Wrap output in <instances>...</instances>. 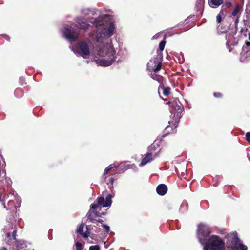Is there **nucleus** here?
<instances>
[{
    "label": "nucleus",
    "instance_id": "10",
    "mask_svg": "<svg viewBox=\"0 0 250 250\" xmlns=\"http://www.w3.org/2000/svg\"><path fill=\"white\" fill-rule=\"evenodd\" d=\"M159 151H160V150ZM159 152H158V153L153 152H147L144 155V157L142 159L141 163L140 165L144 166L146 165L147 163L153 160L155 158L158 157Z\"/></svg>",
    "mask_w": 250,
    "mask_h": 250
},
{
    "label": "nucleus",
    "instance_id": "21",
    "mask_svg": "<svg viewBox=\"0 0 250 250\" xmlns=\"http://www.w3.org/2000/svg\"><path fill=\"white\" fill-rule=\"evenodd\" d=\"M83 228H84V224L82 223L80 225H79L77 229L76 230V233L78 234H80L81 236H82L83 233Z\"/></svg>",
    "mask_w": 250,
    "mask_h": 250
},
{
    "label": "nucleus",
    "instance_id": "34",
    "mask_svg": "<svg viewBox=\"0 0 250 250\" xmlns=\"http://www.w3.org/2000/svg\"><path fill=\"white\" fill-rule=\"evenodd\" d=\"M246 140L249 143H250V132L246 133Z\"/></svg>",
    "mask_w": 250,
    "mask_h": 250
},
{
    "label": "nucleus",
    "instance_id": "22",
    "mask_svg": "<svg viewBox=\"0 0 250 250\" xmlns=\"http://www.w3.org/2000/svg\"><path fill=\"white\" fill-rule=\"evenodd\" d=\"M150 77L153 80H156L159 82H161L162 81V77L159 75L156 74H151Z\"/></svg>",
    "mask_w": 250,
    "mask_h": 250
},
{
    "label": "nucleus",
    "instance_id": "14",
    "mask_svg": "<svg viewBox=\"0 0 250 250\" xmlns=\"http://www.w3.org/2000/svg\"><path fill=\"white\" fill-rule=\"evenodd\" d=\"M1 161L0 160V168H1ZM6 172L4 170H1L0 169V182L3 181L4 179L8 185L11 184V181L7 178H5Z\"/></svg>",
    "mask_w": 250,
    "mask_h": 250
},
{
    "label": "nucleus",
    "instance_id": "11",
    "mask_svg": "<svg viewBox=\"0 0 250 250\" xmlns=\"http://www.w3.org/2000/svg\"><path fill=\"white\" fill-rule=\"evenodd\" d=\"M239 239L237 235H234L229 238L227 242V245L229 248L232 250H235L238 245L239 244Z\"/></svg>",
    "mask_w": 250,
    "mask_h": 250
},
{
    "label": "nucleus",
    "instance_id": "27",
    "mask_svg": "<svg viewBox=\"0 0 250 250\" xmlns=\"http://www.w3.org/2000/svg\"><path fill=\"white\" fill-rule=\"evenodd\" d=\"M221 13L223 14V12L220 11V13L216 16V21L218 24H220L222 21Z\"/></svg>",
    "mask_w": 250,
    "mask_h": 250
},
{
    "label": "nucleus",
    "instance_id": "39",
    "mask_svg": "<svg viewBox=\"0 0 250 250\" xmlns=\"http://www.w3.org/2000/svg\"><path fill=\"white\" fill-rule=\"evenodd\" d=\"M0 250H8L7 249V248H5V247H2L0 249Z\"/></svg>",
    "mask_w": 250,
    "mask_h": 250
},
{
    "label": "nucleus",
    "instance_id": "37",
    "mask_svg": "<svg viewBox=\"0 0 250 250\" xmlns=\"http://www.w3.org/2000/svg\"><path fill=\"white\" fill-rule=\"evenodd\" d=\"M97 222L101 223V224H102L104 221L101 219H97Z\"/></svg>",
    "mask_w": 250,
    "mask_h": 250
},
{
    "label": "nucleus",
    "instance_id": "36",
    "mask_svg": "<svg viewBox=\"0 0 250 250\" xmlns=\"http://www.w3.org/2000/svg\"><path fill=\"white\" fill-rule=\"evenodd\" d=\"M173 103H175V102L169 101L166 103V104L169 105V106L172 108V105Z\"/></svg>",
    "mask_w": 250,
    "mask_h": 250
},
{
    "label": "nucleus",
    "instance_id": "5",
    "mask_svg": "<svg viewBox=\"0 0 250 250\" xmlns=\"http://www.w3.org/2000/svg\"><path fill=\"white\" fill-rule=\"evenodd\" d=\"M162 55L158 54L153 60H150L147 64V69L149 71L159 72L162 68Z\"/></svg>",
    "mask_w": 250,
    "mask_h": 250
},
{
    "label": "nucleus",
    "instance_id": "4",
    "mask_svg": "<svg viewBox=\"0 0 250 250\" xmlns=\"http://www.w3.org/2000/svg\"><path fill=\"white\" fill-rule=\"evenodd\" d=\"M210 231L208 226L200 223L198 226L197 237L200 243L203 245L205 241L209 238Z\"/></svg>",
    "mask_w": 250,
    "mask_h": 250
},
{
    "label": "nucleus",
    "instance_id": "26",
    "mask_svg": "<svg viewBox=\"0 0 250 250\" xmlns=\"http://www.w3.org/2000/svg\"><path fill=\"white\" fill-rule=\"evenodd\" d=\"M166 43V41L165 40H163L160 42L159 49L161 51H162L164 49Z\"/></svg>",
    "mask_w": 250,
    "mask_h": 250
},
{
    "label": "nucleus",
    "instance_id": "8",
    "mask_svg": "<svg viewBox=\"0 0 250 250\" xmlns=\"http://www.w3.org/2000/svg\"><path fill=\"white\" fill-rule=\"evenodd\" d=\"M75 22V27L84 31L87 30L90 26L86 19L83 17H77L76 19Z\"/></svg>",
    "mask_w": 250,
    "mask_h": 250
},
{
    "label": "nucleus",
    "instance_id": "30",
    "mask_svg": "<svg viewBox=\"0 0 250 250\" xmlns=\"http://www.w3.org/2000/svg\"><path fill=\"white\" fill-rule=\"evenodd\" d=\"M213 96L217 98H222L223 96V95L222 93L219 92H214L213 94Z\"/></svg>",
    "mask_w": 250,
    "mask_h": 250
},
{
    "label": "nucleus",
    "instance_id": "15",
    "mask_svg": "<svg viewBox=\"0 0 250 250\" xmlns=\"http://www.w3.org/2000/svg\"><path fill=\"white\" fill-rule=\"evenodd\" d=\"M223 3V0H208V4L212 8H215Z\"/></svg>",
    "mask_w": 250,
    "mask_h": 250
},
{
    "label": "nucleus",
    "instance_id": "35",
    "mask_svg": "<svg viewBox=\"0 0 250 250\" xmlns=\"http://www.w3.org/2000/svg\"><path fill=\"white\" fill-rule=\"evenodd\" d=\"M225 5L227 7H230V6H231V3L230 1H227L225 3Z\"/></svg>",
    "mask_w": 250,
    "mask_h": 250
},
{
    "label": "nucleus",
    "instance_id": "24",
    "mask_svg": "<svg viewBox=\"0 0 250 250\" xmlns=\"http://www.w3.org/2000/svg\"><path fill=\"white\" fill-rule=\"evenodd\" d=\"M91 229L88 227H86V230L85 232H83L82 235V237L84 238H87L90 235Z\"/></svg>",
    "mask_w": 250,
    "mask_h": 250
},
{
    "label": "nucleus",
    "instance_id": "7",
    "mask_svg": "<svg viewBox=\"0 0 250 250\" xmlns=\"http://www.w3.org/2000/svg\"><path fill=\"white\" fill-rule=\"evenodd\" d=\"M237 27H235V29L234 31L231 32L230 33H226V39L227 40L226 42V45L227 46V47L228 49L229 50V51L230 52L233 50V48L232 46H235L237 44V42H234L233 43H230L229 42V40L233 38V35L236 34L237 33ZM217 28L218 30H220V31L221 33H226L227 32V28H223L222 27H221L220 28H219V25L217 26Z\"/></svg>",
    "mask_w": 250,
    "mask_h": 250
},
{
    "label": "nucleus",
    "instance_id": "19",
    "mask_svg": "<svg viewBox=\"0 0 250 250\" xmlns=\"http://www.w3.org/2000/svg\"><path fill=\"white\" fill-rule=\"evenodd\" d=\"M115 167L114 166H113V165H109L107 167H106L105 170H104V171L103 173V177L104 178V180H106L108 177L106 176V175L108 174V173L111 171L113 168Z\"/></svg>",
    "mask_w": 250,
    "mask_h": 250
},
{
    "label": "nucleus",
    "instance_id": "20",
    "mask_svg": "<svg viewBox=\"0 0 250 250\" xmlns=\"http://www.w3.org/2000/svg\"><path fill=\"white\" fill-rule=\"evenodd\" d=\"M114 29V25L112 23H110L107 31V34L109 37H110L113 35Z\"/></svg>",
    "mask_w": 250,
    "mask_h": 250
},
{
    "label": "nucleus",
    "instance_id": "1",
    "mask_svg": "<svg viewBox=\"0 0 250 250\" xmlns=\"http://www.w3.org/2000/svg\"><path fill=\"white\" fill-rule=\"evenodd\" d=\"M112 196L108 194L104 199V197H99L97 199V203H93L90 206V208L86 214L87 220L90 222L96 223L97 218L101 217V215H104V212L99 213L97 210L100 208V206L108 207L112 203Z\"/></svg>",
    "mask_w": 250,
    "mask_h": 250
},
{
    "label": "nucleus",
    "instance_id": "33",
    "mask_svg": "<svg viewBox=\"0 0 250 250\" xmlns=\"http://www.w3.org/2000/svg\"><path fill=\"white\" fill-rule=\"evenodd\" d=\"M102 226L105 229V230L106 232L108 233L109 232V231H110V228H109V227L108 225H107L106 224H102Z\"/></svg>",
    "mask_w": 250,
    "mask_h": 250
},
{
    "label": "nucleus",
    "instance_id": "23",
    "mask_svg": "<svg viewBox=\"0 0 250 250\" xmlns=\"http://www.w3.org/2000/svg\"><path fill=\"white\" fill-rule=\"evenodd\" d=\"M116 174H115L114 177L111 176L109 177L108 178H107L106 180H105L107 185H109V184H110L111 185L113 184L114 180L115 179V177L116 176Z\"/></svg>",
    "mask_w": 250,
    "mask_h": 250
},
{
    "label": "nucleus",
    "instance_id": "29",
    "mask_svg": "<svg viewBox=\"0 0 250 250\" xmlns=\"http://www.w3.org/2000/svg\"><path fill=\"white\" fill-rule=\"evenodd\" d=\"M239 10H240L239 6L238 5H237L235 7L234 10L232 11V15L233 16H235L238 14V13L239 12Z\"/></svg>",
    "mask_w": 250,
    "mask_h": 250
},
{
    "label": "nucleus",
    "instance_id": "31",
    "mask_svg": "<svg viewBox=\"0 0 250 250\" xmlns=\"http://www.w3.org/2000/svg\"><path fill=\"white\" fill-rule=\"evenodd\" d=\"M76 250H81L82 249V245L81 243L77 242L75 243Z\"/></svg>",
    "mask_w": 250,
    "mask_h": 250
},
{
    "label": "nucleus",
    "instance_id": "17",
    "mask_svg": "<svg viewBox=\"0 0 250 250\" xmlns=\"http://www.w3.org/2000/svg\"><path fill=\"white\" fill-rule=\"evenodd\" d=\"M160 89H163V94L165 96H168L170 93L171 88L169 87H165L163 85L159 86L158 90Z\"/></svg>",
    "mask_w": 250,
    "mask_h": 250
},
{
    "label": "nucleus",
    "instance_id": "16",
    "mask_svg": "<svg viewBox=\"0 0 250 250\" xmlns=\"http://www.w3.org/2000/svg\"><path fill=\"white\" fill-rule=\"evenodd\" d=\"M172 108L175 110L178 113H181L184 110V108L181 104L178 105L176 102L173 103Z\"/></svg>",
    "mask_w": 250,
    "mask_h": 250
},
{
    "label": "nucleus",
    "instance_id": "25",
    "mask_svg": "<svg viewBox=\"0 0 250 250\" xmlns=\"http://www.w3.org/2000/svg\"><path fill=\"white\" fill-rule=\"evenodd\" d=\"M235 250H247V247L243 244H239Z\"/></svg>",
    "mask_w": 250,
    "mask_h": 250
},
{
    "label": "nucleus",
    "instance_id": "12",
    "mask_svg": "<svg viewBox=\"0 0 250 250\" xmlns=\"http://www.w3.org/2000/svg\"><path fill=\"white\" fill-rule=\"evenodd\" d=\"M3 201H6L8 200H9L8 201V205L9 206V208H11V206H12V203H13V201L14 200H16L18 204H20V202H19V201H18L16 199V196L13 194H8L7 195H5L4 197H3Z\"/></svg>",
    "mask_w": 250,
    "mask_h": 250
},
{
    "label": "nucleus",
    "instance_id": "42",
    "mask_svg": "<svg viewBox=\"0 0 250 250\" xmlns=\"http://www.w3.org/2000/svg\"><path fill=\"white\" fill-rule=\"evenodd\" d=\"M249 40H250V35L249 37Z\"/></svg>",
    "mask_w": 250,
    "mask_h": 250
},
{
    "label": "nucleus",
    "instance_id": "38",
    "mask_svg": "<svg viewBox=\"0 0 250 250\" xmlns=\"http://www.w3.org/2000/svg\"><path fill=\"white\" fill-rule=\"evenodd\" d=\"M238 18H237L235 21V26H237V22H238Z\"/></svg>",
    "mask_w": 250,
    "mask_h": 250
},
{
    "label": "nucleus",
    "instance_id": "13",
    "mask_svg": "<svg viewBox=\"0 0 250 250\" xmlns=\"http://www.w3.org/2000/svg\"><path fill=\"white\" fill-rule=\"evenodd\" d=\"M156 191L159 195L163 196L167 193V187L165 184H161L157 186Z\"/></svg>",
    "mask_w": 250,
    "mask_h": 250
},
{
    "label": "nucleus",
    "instance_id": "2",
    "mask_svg": "<svg viewBox=\"0 0 250 250\" xmlns=\"http://www.w3.org/2000/svg\"><path fill=\"white\" fill-rule=\"evenodd\" d=\"M116 51L113 46H104L100 49L98 52V55L104 59L97 60V63L102 66H108L111 65L116 58Z\"/></svg>",
    "mask_w": 250,
    "mask_h": 250
},
{
    "label": "nucleus",
    "instance_id": "6",
    "mask_svg": "<svg viewBox=\"0 0 250 250\" xmlns=\"http://www.w3.org/2000/svg\"><path fill=\"white\" fill-rule=\"evenodd\" d=\"M79 54L83 58L87 59L90 54L88 44L84 41H80L77 44Z\"/></svg>",
    "mask_w": 250,
    "mask_h": 250
},
{
    "label": "nucleus",
    "instance_id": "41",
    "mask_svg": "<svg viewBox=\"0 0 250 250\" xmlns=\"http://www.w3.org/2000/svg\"><path fill=\"white\" fill-rule=\"evenodd\" d=\"M4 208H7V207H6V206H5V203H4Z\"/></svg>",
    "mask_w": 250,
    "mask_h": 250
},
{
    "label": "nucleus",
    "instance_id": "3",
    "mask_svg": "<svg viewBox=\"0 0 250 250\" xmlns=\"http://www.w3.org/2000/svg\"><path fill=\"white\" fill-rule=\"evenodd\" d=\"M204 250H224L225 243L217 235H212L203 245Z\"/></svg>",
    "mask_w": 250,
    "mask_h": 250
},
{
    "label": "nucleus",
    "instance_id": "40",
    "mask_svg": "<svg viewBox=\"0 0 250 250\" xmlns=\"http://www.w3.org/2000/svg\"><path fill=\"white\" fill-rule=\"evenodd\" d=\"M152 148V146H150L148 148L149 151H150Z\"/></svg>",
    "mask_w": 250,
    "mask_h": 250
},
{
    "label": "nucleus",
    "instance_id": "18",
    "mask_svg": "<svg viewBox=\"0 0 250 250\" xmlns=\"http://www.w3.org/2000/svg\"><path fill=\"white\" fill-rule=\"evenodd\" d=\"M93 24L97 27L101 26L103 25V20L101 18H96L95 19Z\"/></svg>",
    "mask_w": 250,
    "mask_h": 250
},
{
    "label": "nucleus",
    "instance_id": "28",
    "mask_svg": "<svg viewBox=\"0 0 250 250\" xmlns=\"http://www.w3.org/2000/svg\"><path fill=\"white\" fill-rule=\"evenodd\" d=\"M173 126H174V129L172 128L171 127L169 126H167L166 128V130H168L169 129H171V133H175L177 131L176 130V128L177 127V125H173Z\"/></svg>",
    "mask_w": 250,
    "mask_h": 250
},
{
    "label": "nucleus",
    "instance_id": "32",
    "mask_svg": "<svg viewBox=\"0 0 250 250\" xmlns=\"http://www.w3.org/2000/svg\"><path fill=\"white\" fill-rule=\"evenodd\" d=\"M89 250H100V247L99 245H93L89 247Z\"/></svg>",
    "mask_w": 250,
    "mask_h": 250
},
{
    "label": "nucleus",
    "instance_id": "9",
    "mask_svg": "<svg viewBox=\"0 0 250 250\" xmlns=\"http://www.w3.org/2000/svg\"><path fill=\"white\" fill-rule=\"evenodd\" d=\"M63 33L65 37L71 41H76L79 37V33L71 27H65Z\"/></svg>",
    "mask_w": 250,
    "mask_h": 250
}]
</instances>
